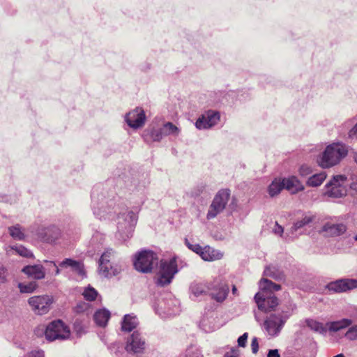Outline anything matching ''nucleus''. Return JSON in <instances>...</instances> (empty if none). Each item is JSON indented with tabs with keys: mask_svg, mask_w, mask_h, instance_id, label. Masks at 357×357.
I'll return each mask as SVG.
<instances>
[{
	"mask_svg": "<svg viewBox=\"0 0 357 357\" xmlns=\"http://www.w3.org/2000/svg\"><path fill=\"white\" fill-rule=\"evenodd\" d=\"M220 206L216 205L215 203L212 202L209 206V209L208 211L206 218L208 220L215 218L219 213L223 211Z\"/></svg>",
	"mask_w": 357,
	"mask_h": 357,
	"instance_id": "ea45409f",
	"label": "nucleus"
},
{
	"mask_svg": "<svg viewBox=\"0 0 357 357\" xmlns=\"http://www.w3.org/2000/svg\"><path fill=\"white\" fill-rule=\"evenodd\" d=\"M178 271L176 257H173L169 260L162 259L159 266L157 284L160 287L169 284Z\"/></svg>",
	"mask_w": 357,
	"mask_h": 357,
	"instance_id": "7ed1b4c3",
	"label": "nucleus"
},
{
	"mask_svg": "<svg viewBox=\"0 0 357 357\" xmlns=\"http://www.w3.org/2000/svg\"><path fill=\"white\" fill-rule=\"evenodd\" d=\"M354 239L357 241V235L354 236Z\"/></svg>",
	"mask_w": 357,
	"mask_h": 357,
	"instance_id": "69168bd1",
	"label": "nucleus"
},
{
	"mask_svg": "<svg viewBox=\"0 0 357 357\" xmlns=\"http://www.w3.org/2000/svg\"><path fill=\"white\" fill-rule=\"evenodd\" d=\"M267 357H280V354L278 349H271L268 351Z\"/></svg>",
	"mask_w": 357,
	"mask_h": 357,
	"instance_id": "603ef678",
	"label": "nucleus"
},
{
	"mask_svg": "<svg viewBox=\"0 0 357 357\" xmlns=\"http://www.w3.org/2000/svg\"><path fill=\"white\" fill-rule=\"evenodd\" d=\"M185 244L190 250H191L192 246L193 245V244L191 243L188 238H185Z\"/></svg>",
	"mask_w": 357,
	"mask_h": 357,
	"instance_id": "13d9d810",
	"label": "nucleus"
},
{
	"mask_svg": "<svg viewBox=\"0 0 357 357\" xmlns=\"http://www.w3.org/2000/svg\"><path fill=\"white\" fill-rule=\"evenodd\" d=\"M125 349L128 354H141L145 349V341L141 335L135 331L128 338Z\"/></svg>",
	"mask_w": 357,
	"mask_h": 357,
	"instance_id": "9b49d317",
	"label": "nucleus"
},
{
	"mask_svg": "<svg viewBox=\"0 0 357 357\" xmlns=\"http://www.w3.org/2000/svg\"><path fill=\"white\" fill-rule=\"evenodd\" d=\"M312 172V168L306 165H303L299 168V174L301 176H307Z\"/></svg>",
	"mask_w": 357,
	"mask_h": 357,
	"instance_id": "c03bdc74",
	"label": "nucleus"
},
{
	"mask_svg": "<svg viewBox=\"0 0 357 357\" xmlns=\"http://www.w3.org/2000/svg\"><path fill=\"white\" fill-rule=\"evenodd\" d=\"M199 255L204 261H214L222 257L221 252L209 246L202 248Z\"/></svg>",
	"mask_w": 357,
	"mask_h": 357,
	"instance_id": "4be33fe9",
	"label": "nucleus"
},
{
	"mask_svg": "<svg viewBox=\"0 0 357 357\" xmlns=\"http://www.w3.org/2000/svg\"><path fill=\"white\" fill-rule=\"evenodd\" d=\"M282 183L284 188H286L287 190L290 191L291 193L295 194L298 192L302 191L304 190L303 185L300 182V181L296 176H291L287 178H283Z\"/></svg>",
	"mask_w": 357,
	"mask_h": 357,
	"instance_id": "6ab92c4d",
	"label": "nucleus"
},
{
	"mask_svg": "<svg viewBox=\"0 0 357 357\" xmlns=\"http://www.w3.org/2000/svg\"><path fill=\"white\" fill-rule=\"evenodd\" d=\"M350 187H351V188L352 190L357 191V179H356V181H353V182L351 183Z\"/></svg>",
	"mask_w": 357,
	"mask_h": 357,
	"instance_id": "6e6d98bb",
	"label": "nucleus"
},
{
	"mask_svg": "<svg viewBox=\"0 0 357 357\" xmlns=\"http://www.w3.org/2000/svg\"><path fill=\"white\" fill-rule=\"evenodd\" d=\"M314 219L313 215H305L301 220H297L291 227L292 231H296L298 229H301L306 225L311 223Z\"/></svg>",
	"mask_w": 357,
	"mask_h": 357,
	"instance_id": "72a5a7b5",
	"label": "nucleus"
},
{
	"mask_svg": "<svg viewBox=\"0 0 357 357\" xmlns=\"http://www.w3.org/2000/svg\"><path fill=\"white\" fill-rule=\"evenodd\" d=\"M110 317V312L107 310H99L93 315L95 322L99 326L104 327L106 326Z\"/></svg>",
	"mask_w": 357,
	"mask_h": 357,
	"instance_id": "a878e982",
	"label": "nucleus"
},
{
	"mask_svg": "<svg viewBox=\"0 0 357 357\" xmlns=\"http://www.w3.org/2000/svg\"><path fill=\"white\" fill-rule=\"evenodd\" d=\"M116 252L112 248H107L102 254L99 262H102L103 264L104 263L114 262Z\"/></svg>",
	"mask_w": 357,
	"mask_h": 357,
	"instance_id": "c9c22d12",
	"label": "nucleus"
},
{
	"mask_svg": "<svg viewBox=\"0 0 357 357\" xmlns=\"http://www.w3.org/2000/svg\"><path fill=\"white\" fill-rule=\"evenodd\" d=\"M260 287L262 290H273L278 291L281 289V286L278 284L273 283L272 281L264 278L260 281Z\"/></svg>",
	"mask_w": 357,
	"mask_h": 357,
	"instance_id": "e433bc0d",
	"label": "nucleus"
},
{
	"mask_svg": "<svg viewBox=\"0 0 357 357\" xmlns=\"http://www.w3.org/2000/svg\"><path fill=\"white\" fill-rule=\"evenodd\" d=\"M333 357H345L342 354H337Z\"/></svg>",
	"mask_w": 357,
	"mask_h": 357,
	"instance_id": "0e129e2a",
	"label": "nucleus"
},
{
	"mask_svg": "<svg viewBox=\"0 0 357 357\" xmlns=\"http://www.w3.org/2000/svg\"><path fill=\"white\" fill-rule=\"evenodd\" d=\"M228 292L229 287L227 285L222 284L218 288L217 292H211L210 296L217 302L222 303L226 299Z\"/></svg>",
	"mask_w": 357,
	"mask_h": 357,
	"instance_id": "bb28decb",
	"label": "nucleus"
},
{
	"mask_svg": "<svg viewBox=\"0 0 357 357\" xmlns=\"http://www.w3.org/2000/svg\"><path fill=\"white\" fill-rule=\"evenodd\" d=\"M135 268L141 273H147L158 264V257L156 253L150 250H144L135 256Z\"/></svg>",
	"mask_w": 357,
	"mask_h": 357,
	"instance_id": "20e7f679",
	"label": "nucleus"
},
{
	"mask_svg": "<svg viewBox=\"0 0 357 357\" xmlns=\"http://www.w3.org/2000/svg\"><path fill=\"white\" fill-rule=\"evenodd\" d=\"M307 326L312 331L320 334L326 333V328L322 323L317 321L314 319H308L306 321Z\"/></svg>",
	"mask_w": 357,
	"mask_h": 357,
	"instance_id": "473e14b6",
	"label": "nucleus"
},
{
	"mask_svg": "<svg viewBox=\"0 0 357 357\" xmlns=\"http://www.w3.org/2000/svg\"><path fill=\"white\" fill-rule=\"evenodd\" d=\"M138 324L136 316L126 314L121 322V329L123 331L130 332L137 326Z\"/></svg>",
	"mask_w": 357,
	"mask_h": 357,
	"instance_id": "b1692460",
	"label": "nucleus"
},
{
	"mask_svg": "<svg viewBox=\"0 0 357 357\" xmlns=\"http://www.w3.org/2000/svg\"><path fill=\"white\" fill-rule=\"evenodd\" d=\"M25 357H45V353L43 350H33L29 352Z\"/></svg>",
	"mask_w": 357,
	"mask_h": 357,
	"instance_id": "a18cd8bd",
	"label": "nucleus"
},
{
	"mask_svg": "<svg viewBox=\"0 0 357 357\" xmlns=\"http://www.w3.org/2000/svg\"><path fill=\"white\" fill-rule=\"evenodd\" d=\"M347 227L343 223H326L322 228L327 236L336 237L342 235L346 232Z\"/></svg>",
	"mask_w": 357,
	"mask_h": 357,
	"instance_id": "2eb2a0df",
	"label": "nucleus"
},
{
	"mask_svg": "<svg viewBox=\"0 0 357 357\" xmlns=\"http://www.w3.org/2000/svg\"><path fill=\"white\" fill-rule=\"evenodd\" d=\"M220 117L218 112L208 110L197 119L195 126L199 130L210 128L218 123Z\"/></svg>",
	"mask_w": 357,
	"mask_h": 357,
	"instance_id": "9d476101",
	"label": "nucleus"
},
{
	"mask_svg": "<svg viewBox=\"0 0 357 357\" xmlns=\"http://www.w3.org/2000/svg\"><path fill=\"white\" fill-rule=\"evenodd\" d=\"M18 287L21 293L31 294L38 288V284L35 281L30 282L27 284L19 283Z\"/></svg>",
	"mask_w": 357,
	"mask_h": 357,
	"instance_id": "4c0bfd02",
	"label": "nucleus"
},
{
	"mask_svg": "<svg viewBox=\"0 0 357 357\" xmlns=\"http://www.w3.org/2000/svg\"><path fill=\"white\" fill-rule=\"evenodd\" d=\"M164 136L162 128L146 130L144 134V140L147 142H160Z\"/></svg>",
	"mask_w": 357,
	"mask_h": 357,
	"instance_id": "412c9836",
	"label": "nucleus"
},
{
	"mask_svg": "<svg viewBox=\"0 0 357 357\" xmlns=\"http://www.w3.org/2000/svg\"><path fill=\"white\" fill-rule=\"evenodd\" d=\"M202 248L197 243L193 244L192 246L191 250L194 252L199 255L202 251Z\"/></svg>",
	"mask_w": 357,
	"mask_h": 357,
	"instance_id": "5fc2aeb1",
	"label": "nucleus"
},
{
	"mask_svg": "<svg viewBox=\"0 0 357 357\" xmlns=\"http://www.w3.org/2000/svg\"><path fill=\"white\" fill-rule=\"evenodd\" d=\"M224 357H236L235 355H234L231 352H227Z\"/></svg>",
	"mask_w": 357,
	"mask_h": 357,
	"instance_id": "bf43d9fd",
	"label": "nucleus"
},
{
	"mask_svg": "<svg viewBox=\"0 0 357 357\" xmlns=\"http://www.w3.org/2000/svg\"><path fill=\"white\" fill-rule=\"evenodd\" d=\"M44 262L52 265L54 268V269H55V275H59L60 273V270H59V267L56 266V264H55L54 261L45 260Z\"/></svg>",
	"mask_w": 357,
	"mask_h": 357,
	"instance_id": "864d4df0",
	"label": "nucleus"
},
{
	"mask_svg": "<svg viewBox=\"0 0 357 357\" xmlns=\"http://www.w3.org/2000/svg\"><path fill=\"white\" fill-rule=\"evenodd\" d=\"M289 315L271 314L264 322V327L271 336H278Z\"/></svg>",
	"mask_w": 357,
	"mask_h": 357,
	"instance_id": "423d86ee",
	"label": "nucleus"
},
{
	"mask_svg": "<svg viewBox=\"0 0 357 357\" xmlns=\"http://www.w3.org/2000/svg\"><path fill=\"white\" fill-rule=\"evenodd\" d=\"M83 295L86 300L92 301L96 298L98 292L94 288L89 287L84 290Z\"/></svg>",
	"mask_w": 357,
	"mask_h": 357,
	"instance_id": "a19ab883",
	"label": "nucleus"
},
{
	"mask_svg": "<svg viewBox=\"0 0 357 357\" xmlns=\"http://www.w3.org/2000/svg\"><path fill=\"white\" fill-rule=\"evenodd\" d=\"M146 120L145 112L143 109L137 107L128 112L125 116L127 124L132 128L137 129L144 126Z\"/></svg>",
	"mask_w": 357,
	"mask_h": 357,
	"instance_id": "f8f14e48",
	"label": "nucleus"
},
{
	"mask_svg": "<svg viewBox=\"0 0 357 357\" xmlns=\"http://www.w3.org/2000/svg\"><path fill=\"white\" fill-rule=\"evenodd\" d=\"M61 268H70L72 271L80 275H84V264L80 261H76L70 258L63 259L59 264Z\"/></svg>",
	"mask_w": 357,
	"mask_h": 357,
	"instance_id": "a211bd4d",
	"label": "nucleus"
},
{
	"mask_svg": "<svg viewBox=\"0 0 357 357\" xmlns=\"http://www.w3.org/2000/svg\"><path fill=\"white\" fill-rule=\"evenodd\" d=\"M248 333H245L238 338V345L241 347H245L248 340Z\"/></svg>",
	"mask_w": 357,
	"mask_h": 357,
	"instance_id": "de8ad7c7",
	"label": "nucleus"
},
{
	"mask_svg": "<svg viewBox=\"0 0 357 357\" xmlns=\"http://www.w3.org/2000/svg\"><path fill=\"white\" fill-rule=\"evenodd\" d=\"M284 189L282 180L275 178L268 186V194L271 197L278 195Z\"/></svg>",
	"mask_w": 357,
	"mask_h": 357,
	"instance_id": "c85d7f7f",
	"label": "nucleus"
},
{
	"mask_svg": "<svg viewBox=\"0 0 357 357\" xmlns=\"http://www.w3.org/2000/svg\"><path fill=\"white\" fill-rule=\"evenodd\" d=\"M353 159H354V162L357 165V151L354 152V153H353Z\"/></svg>",
	"mask_w": 357,
	"mask_h": 357,
	"instance_id": "680f3d73",
	"label": "nucleus"
},
{
	"mask_svg": "<svg viewBox=\"0 0 357 357\" xmlns=\"http://www.w3.org/2000/svg\"><path fill=\"white\" fill-rule=\"evenodd\" d=\"M206 188V185L201 183L198 185H197L195 188H193L190 192L191 196L192 197H198L201 194H202Z\"/></svg>",
	"mask_w": 357,
	"mask_h": 357,
	"instance_id": "79ce46f5",
	"label": "nucleus"
},
{
	"mask_svg": "<svg viewBox=\"0 0 357 357\" xmlns=\"http://www.w3.org/2000/svg\"><path fill=\"white\" fill-rule=\"evenodd\" d=\"M357 282L351 279H341L328 283L326 286L327 289L335 293L344 292L355 288Z\"/></svg>",
	"mask_w": 357,
	"mask_h": 357,
	"instance_id": "4468645a",
	"label": "nucleus"
},
{
	"mask_svg": "<svg viewBox=\"0 0 357 357\" xmlns=\"http://www.w3.org/2000/svg\"><path fill=\"white\" fill-rule=\"evenodd\" d=\"M326 178V174L324 172H321L319 174H315L307 181V185L311 187H318L321 185L324 181Z\"/></svg>",
	"mask_w": 357,
	"mask_h": 357,
	"instance_id": "cd10ccee",
	"label": "nucleus"
},
{
	"mask_svg": "<svg viewBox=\"0 0 357 357\" xmlns=\"http://www.w3.org/2000/svg\"><path fill=\"white\" fill-rule=\"evenodd\" d=\"M92 208L93 211V214L98 217L100 219L102 218H104V214H102L105 212L104 209V203L103 200H102L101 202V206L99 207V203L98 199H96L94 192L92 194Z\"/></svg>",
	"mask_w": 357,
	"mask_h": 357,
	"instance_id": "2f4dec72",
	"label": "nucleus"
},
{
	"mask_svg": "<svg viewBox=\"0 0 357 357\" xmlns=\"http://www.w3.org/2000/svg\"><path fill=\"white\" fill-rule=\"evenodd\" d=\"M37 236L41 241L50 244L56 243L61 236V230L56 226L40 227L37 231Z\"/></svg>",
	"mask_w": 357,
	"mask_h": 357,
	"instance_id": "1a4fd4ad",
	"label": "nucleus"
},
{
	"mask_svg": "<svg viewBox=\"0 0 357 357\" xmlns=\"http://www.w3.org/2000/svg\"><path fill=\"white\" fill-rule=\"evenodd\" d=\"M137 222V215L132 211L120 213L117 218V234L126 241L132 236Z\"/></svg>",
	"mask_w": 357,
	"mask_h": 357,
	"instance_id": "f03ea898",
	"label": "nucleus"
},
{
	"mask_svg": "<svg viewBox=\"0 0 357 357\" xmlns=\"http://www.w3.org/2000/svg\"><path fill=\"white\" fill-rule=\"evenodd\" d=\"M162 129L165 136L170 135L178 136L180 133V129L171 122L165 123L162 127Z\"/></svg>",
	"mask_w": 357,
	"mask_h": 357,
	"instance_id": "f704fd0d",
	"label": "nucleus"
},
{
	"mask_svg": "<svg viewBox=\"0 0 357 357\" xmlns=\"http://www.w3.org/2000/svg\"><path fill=\"white\" fill-rule=\"evenodd\" d=\"M345 337L351 340H356L357 338V326L350 328L346 333Z\"/></svg>",
	"mask_w": 357,
	"mask_h": 357,
	"instance_id": "37998d69",
	"label": "nucleus"
},
{
	"mask_svg": "<svg viewBox=\"0 0 357 357\" xmlns=\"http://www.w3.org/2000/svg\"><path fill=\"white\" fill-rule=\"evenodd\" d=\"M45 337L49 341L66 340L70 335V330L60 319L50 323L45 331Z\"/></svg>",
	"mask_w": 357,
	"mask_h": 357,
	"instance_id": "39448f33",
	"label": "nucleus"
},
{
	"mask_svg": "<svg viewBox=\"0 0 357 357\" xmlns=\"http://www.w3.org/2000/svg\"><path fill=\"white\" fill-rule=\"evenodd\" d=\"M177 312V310H171L170 309L167 310V314H169V315H172V314H175Z\"/></svg>",
	"mask_w": 357,
	"mask_h": 357,
	"instance_id": "052dcab7",
	"label": "nucleus"
},
{
	"mask_svg": "<svg viewBox=\"0 0 357 357\" xmlns=\"http://www.w3.org/2000/svg\"><path fill=\"white\" fill-rule=\"evenodd\" d=\"M236 292H237V288L236 287V286L234 285L232 287V293H233V294L235 295V294H236Z\"/></svg>",
	"mask_w": 357,
	"mask_h": 357,
	"instance_id": "e2e57ef3",
	"label": "nucleus"
},
{
	"mask_svg": "<svg viewBox=\"0 0 357 357\" xmlns=\"http://www.w3.org/2000/svg\"><path fill=\"white\" fill-rule=\"evenodd\" d=\"M255 301L258 308L264 312L273 310L278 305V298L275 296H270L265 298L261 293H257L255 296Z\"/></svg>",
	"mask_w": 357,
	"mask_h": 357,
	"instance_id": "ddd939ff",
	"label": "nucleus"
},
{
	"mask_svg": "<svg viewBox=\"0 0 357 357\" xmlns=\"http://www.w3.org/2000/svg\"><path fill=\"white\" fill-rule=\"evenodd\" d=\"M264 275L275 280H284V274L283 271L278 266L275 265H268L266 266L264 271Z\"/></svg>",
	"mask_w": 357,
	"mask_h": 357,
	"instance_id": "5701e85b",
	"label": "nucleus"
},
{
	"mask_svg": "<svg viewBox=\"0 0 357 357\" xmlns=\"http://www.w3.org/2000/svg\"><path fill=\"white\" fill-rule=\"evenodd\" d=\"M230 197V191L228 189H222L218 191L215 196L212 202L216 205L220 206L222 209L225 208V206L229 201Z\"/></svg>",
	"mask_w": 357,
	"mask_h": 357,
	"instance_id": "393cba45",
	"label": "nucleus"
},
{
	"mask_svg": "<svg viewBox=\"0 0 357 357\" xmlns=\"http://www.w3.org/2000/svg\"><path fill=\"white\" fill-rule=\"evenodd\" d=\"M351 324V320L349 319H343L340 321L331 322L329 326L331 331L337 332L341 329L345 328Z\"/></svg>",
	"mask_w": 357,
	"mask_h": 357,
	"instance_id": "7c9ffc66",
	"label": "nucleus"
},
{
	"mask_svg": "<svg viewBox=\"0 0 357 357\" xmlns=\"http://www.w3.org/2000/svg\"><path fill=\"white\" fill-rule=\"evenodd\" d=\"M252 351L257 354L259 350L258 340L257 337H253L251 342Z\"/></svg>",
	"mask_w": 357,
	"mask_h": 357,
	"instance_id": "09e8293b",
	"label": "nucleus"
},
{
	"mask_svg": "<svg viewBox=\"0 0 357 357\" xmlns=\"http://www.w3.org/2000/svg\"><path fill=\"white\" fill-rule=\"evenodd\" d=\"M98 271L100 275L105 278H111L118 275L121 268L114 262H109L108 264L99 262Z\"/></svg>",
	"mask_w": 357,
	"mask_h": 357,
	"instance_id": "f3484780",
	"label": "nucleus"
},
{
	"mask_svg": "<svg viewBox=\"0 0 357 357\" xmlns=\"http://www.w3.org/2000/svg\"><path fill=\"white\" fill-rule=\"evenodd\" d=\"M8 231L10 236L17 241H22L25 238V234L22 230L19 224L8 227Z\"/></svg>",
	"mask_w": 357,
	"mask_h": 357,
	"instance_id": "c756f323",
	"label": "nucleus"
},
{
	"mask_svg": "<svg viewBox=\"0 0 357 357\" xmlns=\"http://www.w3.org/2000/svg\"><path fill=\"white\" fill-rule=\"evenodd\" d=\"M348 153L347 147L340 143L327 146L317 157V163L322 168H330L337 165Z\"/></svg>",
	"mask_w": 357,
	"mask_h": 357,
	"instance_id": "f257e3e1",
	"label": "nucleus"
},
{
	"mask_svg": "<svg viewBox=\"0 0 357 357\" xmlns=\"http://www.w3.org/2000/svg\"><path fill=\"white\" fill-rule=\"evenodd\" d=\"M349 137L352 139L353 138L357 139V123L354 126V128L351 130H350V131L349 132Z\"/></svg>",
	"mask_w": 357,
	"mask_h": 357,
	"instance_id": "3c124183",
	"label": "nucleus"
},
{
	"mask_svg": "<svg viewBox=\"0 0 357 357\" xmlns=\"http://www.w3.org/2000/svg\"><path fill=\"white\" fill-rule=\"evenodd\" d=\"M11 249L22 257H24L26 258H31L33 257V253L29 250H28L26 248L22 245L12 246Z\"/></svg>",
	"mask_w": 357,
	"mask_h": 357,
	"instance_id": "58836bf2",
	"label": "nucleus"
},
{
	"mask_svg": "<svg viewBox=\"0 0 357 357\" xmlns=\"http://www.w3.org/2000/svg\"><path fill=\"white\" fill-rule=\"evenodd\" d=\"M22 272L34 280H42L45 277V268L40 264L26 266Z\"/></svg>",
	"mask_w": 357,
	"mask_h": 357,
	"instance_id": "dca6fc26",
	"label": "nucleus"
},
{
	"mask_svg": "<svg viewBox=\"0 0 357 357\" xmlns=\"http://www.w3.org/2000/svg\"><path fill=\"white\" fill-rule=\"evenodd\" d=\"M347 180V177L344 175H336L326 183V194L333 198H340L347 194V190L345 187L342 185V183Z\"/></svg>",
	"mask_w": 357,
	"mask_h": 357,
	"instance_id": "0eeeda50",
	"label": "nucleus"
},
{
	"mask_svg": "<svg viewBox=\"0 0 357 357\" xmlns=\"http://www.w3.org/2000/svg\"><path fill=\"white\" fill-rule=\"evenodd\" d=\"M211 289V288L210 286L207 285L206 284L199 283L196 282H192L190 287L191 294H192L196 298L207 295L208 291Z\"/></svg>",
	"mask_w": 357,
	"mask_h": 357,
	"instance_id": "aec40b11",
	"label": "nucleus"
},
{
	"mask_svg": "<svg viewBox=\"0 0 357 357\" xmlns=\"http://www.w3.org/2000/svg\"><path fill=\"white\" fill-rule=\"evenodd\" d=\"M185 244L190 250H191L192 246L193 245V244L191 243L188 238H185Z\"/></svg>",
	"mask_w": 357,
	"mask_h": 357,
	"instance_id": "4d7b16f0",
	"label": "nucleus"
},
{
	"mask_svg": "<svg viewBox=\"0 0 357 357\" xmlns=\"http://www.w3.org/2000/svg\"><path fill=\"white\" fill-rule=\"evenodd\" d=\"M273 231L275 234L282 236V234L284 231V229H283V227L282 226L279 225L278 223L276 222L275 227L273 229Z\"/></svg>",
	"mask_w": 357,
	"mask_h": 357,
	"instance_id": "8fccbe9b",
	"label": "nucleus"
},
{
	"mask_svg": "<svg viewBox=\"0 0 357 357\" xmlns=\"http://www.w3.org/2000/svg\"><path fill=\"white\" fill-rule=\"evenodd\" d=\"M28 303L36 314L42 315L49 312L52 299L47 295L35 296L29 298Z\"/></svg>",
	"mask_w": 357,
	"mask_h": 357,
	"instance_id": "6e6552de",
	"label": "nucleus"
},
{
	"mask_svg": "<svg viewBox=\"0 0 357 357\" xmlns=\"http://www.w3.org/2000/svg\"><path fill=\"white\" fill-rule=\"evenodd\" d=\"M87 309H88V304H86V303H85L84 302H82V303H79L77 304V305L75 307V311L77 313L84 312Z\"/></svg>",
	"mask_w": 357,
	"mask_h": 357,
	"instance_id": "49530a36",
	"label": "nucleus"
}]
</instances>
